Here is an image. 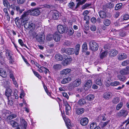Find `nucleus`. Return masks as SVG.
Instances as JSON below:
<instances>
[{
	"label": "nucleus",
	"instance_id": "f257e3e1",
	"mask_svg": "<svg viewBox=\"0 0 129 129\" xmlns=\"http://www.w3.org/2000/svg\"><path fill=\"white\" fill-rule=\"evenodd\" d=\"M29 13L28 12H24L22 15L21 17L20 18L22 19V21H21V23L20 22V20L18 17H16L15 20V22L17 25H20L22 23V21H23L22 23L24 22V21H26L28 19L27 16L29 15Z\"/></svg>",
	"mask_w": 129,
	"mask_h": 129
},
{
	"label": "nucleus",
	"instance_id": "f03ea898",
	"mask_svg": "<svg viewBox=\"0 0 129 129\" xmlns=\"http://www.w3.org/2000/svg\"><path fill=\"white\" fill-rule=\"evenodd\" d=\"M89 46L90 49L93 51H97L99 47L97 43L94 40L91 41L89 42Z\"/></svg>",
	"mask_w": 129,
	"mask_h": 129
},
{
	"label": "nucleus",
	"instance_id": "7ed1b4c3",
	"mask_svg": "<svg viewBox=\"0 0 129 129\" xmlns=\"http://www.w3.org/2000/svg\"><path fill=\"white\" fill-rule=\"evenodd\" d=\"M24 27L26 29H30L31 30H33L35 28V26L32 22H27L24 24Z\"/></svg>",
	"mask_w": 129,
	"mask_h": 129
},
{
	"label": "nucleus",
	"instance_id": "20e7f679",
	"mask_svg": "<svg viewBox=\"0 0 129 129\" xmlns=\"http://www.w3.org/2000/svg\"><path fill=\"white\" fill-rule=\"evenodd\" d=\"M81 83V80L80 79H77L70 83L69 84V86L71 88L77 87L79 86Z\"/></svg>",
	"mask_w": 129,
	"mask_h": 129
},
{
	"label": "nucleus",
	"instance_id": "39448f33",
	"mask_svg": "<svg viewBox=\"0 0 129 129\" xmlns=\"http://www.w3.org/2000/svg\"><path fill=\"white\" fill-rule=\"evenodd\" d=\"M29 11L31 15L35 16H37L40 13L39 9L38 8L31 9Z\"/></svg>",
	"mask_w": 129,
	"mask_h": 129
},
{
	"label": "nucleus",
	"instance_id": "423d86ee",
	"mask_svg": "<svg viewBox=\"0 0 129 129\" xmlns=\"http://www.w3.org/2000/svg\"><path fill=\"white\" fill-rule=\"evenodd\" d=\"M57 29L58 32L60 34H63L64 33H67L66 28L61 25H58L57 26Z\"/></svg>",
	"mask_w": 129,
	"mask_h": 129
},
{
	"label": "nucleus",
	"instance_id": "0eeeda50",
	"mask_svg": "<svg viewBox=\"0 0 129 129\" xmlns=\"http://www.w3.org/2000/svg\"><path fill=\"white\" fill-rule=\"evenodd\" d=\"M61 50L63 52H65L69 54H74V49L72 48H68L65 49L62 48Z\"/></svg>",
	"mask_w": 129,
	"mask_h": 129
},
{
	"label": "nucleus",
	"instance_id": "6e6552de",
	"mask_svg": "<svg viewBox=\"0 0 129 129\" xmlns=\"http://www.w3.org/2000/svg\"><path fill=\"white\" fill-rule=\"evenodd\" d=\"M112 93L110 92H107L104 93L103 97L106 100H108L112 98Z\"/></svg>",
	"mask_w": 129,
	"mask_h": 129
},
{
	"label": "nucleus",
	"instance_id": "1a4fd4ad",
	"mask_svg": "<svg viewBox=\"0 0 129 129\" xmlns=\"http://www.w3.org/2000/svg\"><path fill=\"white\" fill-rule=\"evenodd\" d=\"M36 40L39 42H43L45 39V36L44 34H39L37 35L36 36Z\"/></svg>",
	"mask_w": 129,
	"mask_h": 129
},
{
	"label": "nucleus",
	"instance_id": "9d476101",
	"mask_svg": "<svg viewBox=\"0 0 129 129\" xmlns=\"http://www.w3.org/2000/svg\"><path fill=\"white\" fill-rule=\"evenodd\" d=\"M62 117L67 128L68 129H71L72 125L70 122V119L68 118H66V117L63 116Z\"/></svg>",
	"mask_w": 129,
	"mask_h": 129
},
{
	"label": "nucleus",
	"instance_id": "9b49d317",
	"mask_svg": "<svg viewBox=\"0 0 129 129\" xmlns=\"http://www.w3.org/2000/svg\"><path fill=\"white\" fill-rule=\"evenodd\" d=\"M127 114V112L125 110H121L117 114V116L119 117L122 116L125 117Z\"/></svg>",
	"mask_w": 129,
	"mask_h": 129
},
{
	"label": "nucleus",
	"instance_id": "f8f14e48",
	"mask_svg": "<svg viewBox=\"0 0 129 129\" xmlns=\"http://www.w3.org/2000/svg\"><path fill=\"white\" fill-rule=\"evenodd\" d=\"M92 84V81L90 80H87L84 86V88L85 90H87L90 87Z\"/></svg>",
	"mask_w": 129,
	"mask_h": 129
},
{
	"label": "nucleus",
	"instance_id": "ddd939ff",
	"mask_svg": "<svg viewBox=\"0 0 129 129\" xmlns=\"http://www.w3.org/2000/svg\"><path fill=\"white\" fill-rule=\"evenodd\" d=\"M120 73L122 75H127L129 74V66H127L126 68L121 69L120 71Z\"/></svg>",
	"mask_w": 129,
	"mask_h": 129
},
{
	"label": "nucleus",
	"instance_id": "4468645a",
	"mask_svg": "<svg viewBox=\"0 0 129 129\" xmlns=\"http://www.w3.org/2000/svg\"><path fill=\"white\" fill-rule=\"evenodd\" d=\"M129 19V15L128 14H126L121 16L118 19L119 21L120 22H123L124 20H126Z\"/></svg>",
	"mask_w": 129,
	"mask_h": 129
},
{
	"label": "nucleus",
	"instance_id": "2eb2a0df",
	"mask_svg": "<svg viewBox=\"0 0 129 129\" xmlns=\"http://www.w3.org/2000/svg\"><path fill=\"white\" fill-rule=\"evenodd\" d=\"M88 119L87 117H84L81 119L80 123L81 125L85 126L88 123Z\"/></svg>",
	"mask_w": 129,
	"mask_h": 129
},
{
	"label": "nucleus",
	"instance_id": "dca6fc26",
	"mask_svg": "<svg viewBox=\"0 0 129 129\" xmlns=\"http://www.w3.org/2000/svg\"><path fill=\"white\" fill-rule=\"evenodd\" d=\"M64 105L66 107V114L67 115H69L70 112L71 110V107L67 102L65 103Z\"/></svg>",
	"mask_w": 129,
	"mask_h": 129
},
{
	"label": "nucleus",
	"instance_id": "f3484780",
	"mask_svg": "<svg viewBox=\"0 0 129 129\" xmlns=\"http://www.w3.org/2000/svg\"><path fill=\"white\" fill-rule=\"evenodd\" d=\"M64 58L65 59V58ZM72 60V59L71 58H66L62 62V63L64 66H66L69 64Z\"/></svg>",
	"mask_w": 129,
	"mask_h": 129
},
{
	"label": "nucleus",
	"instance_id": "a211bd4d",
	"mask_svg": "<svg viewBox=\"0 0 129 129\" xmlns=\"http://www.w3.org/2000/svg\"><path fill=\"white\" fill-rule=\"evenodd\" d=\"M53 39L56 42L59 41L60 40V35L57 32L53 34Z\"/></svg>",
	"mask_w": 129,
	"mask_h": 129
},
{
	"label": "nucleus",
	"instance_id": "6ab92c4d",
	"mask_svg": "<svg viewBox=\"0 0 129 129\" xmlns=\"http://www.w3.org/2000/svg\"><path fill=\"white\" fill-rule=\"evenodd\" d=\"M53 14L52 18L54 20H57L59 17V14L56 11H54L52 12Z\"/></svg>",
	"mask_w": 129,
	"mask_h": 129
},
{
	"label": "nucleus",
	"instance_id": "aec40b11",
	"mask_svg": "<svg viewBox=\"0 0 129 129\" xmlns=\"http://www.w3.org/2000/svg\"><path fill=\"white\" fill-rule=\"evenodd\" d=\"M121 85L120 83L118 81H115L114 82H111L109 83H108L106 85L107 86H109L110 85H111L112 86H116L118 85Z\"/></svg>",
	"mask_w": 129,
	"mask_h": 129
},
{
	"label": "nucleus",
	"instance_id": "412c9836",
	"mask_svg": "<svg viewBox=\"0 0 129 129\" xmlns=\"http://www.w3.org/2000/svg\"><path fill=\"white\" fill-rule=\"evenodd\" d=\"M127 55L125 54L122 53L118 56V59L119 60H122L126 59L127 57Z\"/></svg>",
	"mask_w": 129,
	"mask_h": 129
},
{
	"label": "nucleus",
	"instance_id": "4be33fe9",
	"mask_svg": "<svg viewBox=\"0 0 129 129\" xmlns=\"http://www.w3.org/2000/svg\"><path fill=\"white\" fill-rule=\"evenodd\" d=\"M12 93V90L10 88H8L6 89V90L5 94L7 97L8 100L9 96L11 95Z\"/></svg>",
	"mask_w": 129,
	"mask_h": 129
},
{
	"label": "nucleus",
	"instance_id": "5701e85b",
	"mask_svg": "<svg viewBox=\"0 0 129 129\" xmlns=\"http://www.w3.org/2000/svg\"><path fill=\"white\" fill-rule=\"evenodd\" d=\"M80 46L79 44H77L75 46V50H74V53L76 55L78 54L80 49Z\"/></svg>",
	"mask_w": 129,
	"mask_h": 129
},
{
	"label": "nucleus",
	"instance_id": "b1692460",
	"mask_svg": "<svg viewBox=\"0 0 129 129\" xmlns=\"http://www.w3.org/2000/svg\"><path fill=\"white\" fill-rule=\"evenodd\" d=\"M117 51L115 49L110 50L109 52L110 55L112 57H113L116 56L117 55Z\"/></svg>",
	"mask_w": 129,
	"mask_h": 129
},
{
	"label": "nucleus",
	"instance_id": "393cba45",
	"mask_svg": "<svg viewBox=\"0 0 129 129\" xmlns=\"http://www.w3.org/2000/svg\"><path fill=\"white\" fill-rule=\"evenodd\" d=\"M71 71V70L69 69H66L63 70L60 72V74L62 75H66L69 73Z\"/></svg>",
	"mask_w": 129,
	"mask_h": 129
},
{
	"label": "nucleus",
	"instance_id": "a878e982",
	"mask_svg": "<svg viewBox=\"0 0 129 129\" xmlns=\"http://www.w3.org/2000/svg\"><path fill=\"white\" fill-rule=\"evenodd\" d=\"M55 58L57 60L61 61L63 59V57L61 55L59 54H56Z\"/></svg>",
	"mask_w": 129,
	"mask_h": 129
},
{
	"label": "nucleus",
	"instance_id": "bb28decb",
	"mask_svg": "<svg viewBox=\"0 0 129 129\" xmlns=\"http://www.w3.org/2000/svg\"><path fill=\"white\" fill-rule=\"evenodd\" d=\"M0 75L4 78L6 77L7 75L6 71L2 68H0Z\"/></svg>",
	"mask_w": 129,
	"mask_h": 129
},
{
	"label": "nucleus",
	"instance_id": "cd10ccee",
	"mask_svg": "<svg viewBox=\"0 0 129 129\" xmlns=\"http://www.w3.org/2000/svg\"><path fill=\"white\" fill-rule=\"evenodd\" d=\"M71 78L68 77L63 79L61 81V83L62 84H65L68 83L71 81Z\"/></svg>",
	"mask_w": 129,
	"mask_h": 129
},
{
	"label": "nucleus",
	"instance_id": "c85d7f7f",
	"mask_svg": "<svg viewBox=\"0 0 129 129\" xmlns=\"http://www.w3.org/2000/svg\"><path fill=\"white\" fill-rule=\"evenodd\" d=\"M102 80L100 77H98L95 81V83L100 86H101L103 84Z\"/></svg>",
	"mask_w": 129,
	"mask_h": 129
},
{
	"label": "nucleus",
	"instance_id": "c756f323",
	"mask_svg": "<svg viewBox=\"0 0 129 129\" xmlns=\"http://www.w3.org/2000/svg\"><path fill=\"white\" fill-rule=\"evenodd\" d=\"M99 14L100 16L102 18H105L106 16V13L103 11H101L99 12Z\"/></svg>",
	"mask_w": 129,
	"mask_h": 129
},
{
	"label": "nucleus",
	"instance_id": "7c9ffc66",
	"mask_svg": "<svg viewBox=\"0 0 129 129\" xmlns=\"http://www.w3.org/2000/svg\"><path fill=\"white\" fill-rule=\"evenodd\" d=\"M84 109L82 108H80L77 109L76 111V113L78 115L81 114L84 112Z\"/></svg>",
	"mask_w": 129,
	"mask_h": 129
},
{
	"label": "nucleus",
	"instance_id": "2f4dec72",
	"mask_svg": "<svg viewBox=\"0 0 129 129\" xmlns=\"http://www.w3.org/2000/svg\"><path fill=\"white\" fill-rule=\"evenodd\" d=\"M61 65L59 64H55L53 65V68L54 70L56 71L60 70L61 68Z\"/></svg>",
	"mask_w": 129,
	"mask_h": 129
},
{
	"label": "nucleus",
	"instance_id": "473e14b6",
	"mask_svg": "<svg viewBox=\"0 0 129 129\" xmlns=\"http://www.w3.org/2000/svg\"><path fill=\"white\" fill-rule=\"evenodd\" d=\"M67 30V32H68V34L70 36H71L74 33V30L72 28H69L68 29L66 28Z\"/></svg>",
	"mask_w": 129,
	"mask_h": 129
},
{
	"label": "nucleus",
	"instance_id": "72a5a7b5",
	"mask_svg": "<svg viewBox=\"0 0 129 129\" xmlns=\"http://www.w3.org/2000/svg\"><path fill=\"white\" fill-rule=\"evenodd\" d=\"M21 122L23 125L24 128V129H26V128L27 126V122L25 121V120L22 118H20Z\"/></svg>",
	"mask_w": 129,
	"mask_h": 129
},
{
	"label": "nucleus",
	"instance_id": "f704fd0d",
	"mask_svg": "<svg viewBox=\"0 0 129 129\" xmlns=\"http://www.w3.org/2000/svg\"><path fill=\"white\" fill-rule=\"evenodd\" d=\"M82 49L83 52H85L88 49L87 44L86 42H85L83 44L82 47Z\"/></svg>",
	"mask_w": 129,
	"mask_h": 129
},
{
	"label": "nucleus",
	"instance_id": "c9c22d12",
	"mask_svg": "<svg viewBox=\"0 0 129 129\" xmlns=\"http://www.w3.org/2000/svg\"><path fill=\"white\" fill-rule=\"evenodd\" d=\"M94 98V96L92 94H90L88 95L87 96V99L89 101L93 100Z\"/></svg>",
	"mask_w": 129,
	"mask_h": 129
},
{
	"label": "nucleus",
	"instance_id": "e433bc0d",
	"mask_svg": "<svg viewBox=\"0 0 129 129\" xmlns=\"http://www.w3.org/2000/svg\"><path fill=\"white\" fill-rule=\"evenodd\" d=\"M5 55L7 58L9 57L10 56H12V54L11 53V51L9 50H7L5 51Z\"/></svg>",
	"mask_w": 129,
	"mask_h": 129
},
{
	"label": "nucleus",
	"instance_id": "4c0bfd02",
	"mask_svg": "<svg viewBox=\"0 0 129 129\" xmlns=\"http://www.w3.org/2000/svg\"><path fill=\"white\" fill-rule=\"evenodd\" d=\"M78 104L80 105H83L85 104L86 102L85 99H81L79 100L78 102Z\"/></svg>",
	"mask_w": 129,
	"mask_h": 129
},
{
	"label": "nucleus",
	"instance_id": "58836bf2",
	"mask_svg": "<svg viewBox=\"0 0 129 129\" xmlns=\"http://www.w3.org/2000/svg\"><path fill=\"white\" fill-rule=\"evenodd\" d=\"M49 72V70L44 67H42V68H41V70L39 71V72L40 73L44 72L46 74H47L48 72Z\"/></svg>",
	"mask_w": 129,
	"mask_h": 129
},
{
	"label": "nucleus",
	"instance_id": "ea45409f",
	"mask_svg": "<svg viewBox=\"0 0 129 129\" xmlns=\"http://www.w3.org/2000/svg\"><path fill=\"white\" fill-rule=\"evenodd\" d=\"M108 52L107 51H105L102 52L100 54V57L101 59H103V58L106 56Z\"/></svg>",
	"mask_w": 129,
	"mask_h": 129
},
{
	"label": "nucleus",
	"instance_id": "a19ab883",
	"mask_svg": "<svg viewBox=\"0 0 129 129\" xmlns=\"http://www.w3.org/2000/svg\"><path fill=\"white\" fill-rule=\"evenodd\" d=\"M10 123L13 127H16L18 125V123L12 120L10 121Z\"/></svg>",
	"mask_w": 129,
	"mask_h": 129
},
{
	"label": "nucleus",
	"instance_id": "79ce46f5",
	"mask_svg": "<svg viewBox=\"0 0 129 129\" xmlns=\"http://www.w3.org/2000/svg\"><path fill=\"white\" fill-rule=\"evenodd\" d=\"M98 126L96 122H93L90 124V129H94L96 127Z\"/></svg>",
	"mask_w": 129,
	"mask_h": 129
},
{
	"label": "nucleus",
	"instance_id": "37998d69",
	"mask_svg": "<svg viewBox=\"0 0 129 129\" xmlns=\"http://www.w3.org/2000/svg\"><path fill=\"white\" fill-rule=\"evenodd\" d=\"M120 99L119 98L115 97L113 99L112 102L113 104H116L118 103Z\"/></svg>",
	"mask_w": 129,
	"mask_h": 129
},
{
	"label": "nucleus",
	"instance_id": "c03bdc74",
	"mask_svg": "<svg viewBox=\"0 0 129 129\" xmlns=\"http://www.w3.org/2000/svg\"><path fill=\"white\" fill-rule=\"evenodd\" d=\"M110 122V121L108 120L105 122H101L100 123V126L102 128H103L108 124Z\"/></svg>",
	"mask_w": 129,
	"mask_h": 129
},
{
	"label": "nucleus",
	"instance_id": "a18cd8bd",
	"mask_svg": "<svg viewBox=\"0 0 129 129\" xmlns=\"http://www.w3.org/2000/svg\"><path fill=\"white\" fill-rule=\"evenodd\" d=\"M7 72L10 74V77L11 78L12 80H13V79H15L12 71L9 69H8L7 71Z\"/></svg>",
	"mask_w": 129,
	"mask_h": 129
},
{
	"label": "nucleus",
	"instance_id": "49530a36",
	"mask_svg": "<svg viewBox=\"0 0 129 129\" xmlns=\"http://www.w3.org/2000/svg\"><path fill=\"white\" fill-rule=\"evenodd\" d=\"M86 1L87 0H83L82 1H81L79 2H78L77 4V5L76 6L75 8H77L80 5H83V4H84Z\"/></svg>",
	"mask_w": 129,
	"mask_h": 129
},
{
	"label": "nucleus",
	"instance_id": "de8ad7c7",
	"mask_svg": "<svg viewBox=\"0 0 129 129\" xmlns=\"http://www.w3.org/2000/svg\"><path fill=\"white\" fill-rule=\"evenodd\" d=\"M117 78L120 81H125V78L123 76H122L121 75H119L117 76Z\"/></svg>",
	"mask_w": 129,
	"mask_h": 129
},
{
	"label": "nucleus",
	"instance_id": "09e8293b",
	"mask_svg": "<svg viewBox=\"0 0 129 129\" xmlns=\"http://www.w3.org/2000/svg\"><path fill=\"white\" fill-rule=\"evenodd\" d=\"M122 5V3H119L116 4L115 7V10H118L120 9Z\"/></svg>",
	"mask_w": 129,
	"mask_h": 129
},
{
	"label": "nucleus",
	"instance_id": "8fccbe9b",
	"mask_svg": "<svg viewBox=\"0 0 129 129\" xmlns=\"http://www.w3.org/2000/svg\"><path fill=\"white\" fill-rule=\"evenodd\" d=\"M18 42L22 46H24L26 48H28L27 46L26 45L24 44L23 43V42L21 39H19L18 40Z\"/></svg>",
	"mask_w": 129,
	"mask_h": 129
},
{
	"label": "nucleus",
	"instance_id": "3c124183",
	"mask_svg": "<svg viewBox=\"0 0 129 129\" xmlns=\"http://www.w3.org/2000/svg\"><path fill=\"white\" fill-rule=\"evenodd\" d=\"M103 23L106 26H108L110 24V22L109 20L108 19H106L105 20Z\"/></svg>",
	"mask_w": 129,
	"mask_h": 129
},
{
	"label": "nucleus",
	"instance_id": "603ef678",
	"mask_svg": "<svg viewBox=\"0 0 129 129\" xmlns=\"http://www.w3.org/2000/svg\"><path fill=\"white\" fill-rule=\"evenodd\" d=\"M7 58L9 60V63L10 64H13L14 61L13 59V58L12 56L8 57Z\"/></svg>",
	"mask_w": 129,
	"mask_h": 129
},
{
	"label": "nucleus",
	"instance_id": "864d4df0",
	"mask_svg": "<svg viewBox=\"0 0 129 129\" xmlns=\"http://www.w3.org/2000/svg\"><path fill=\"white\" fill-rule=\"evenodd\" d=\"M33 71L34 75L38 78L39 79H41V76L39 75L38 72L35 71L33 70Z\"/></svg>",
	"mask_w": 129,
	"mask_h": 129
},
{
	"label": "nucleus",
	"instance_id": "5fc2aeb1",
	"mask_svg": "<svg viewBox=\"0 0 129 129\" xmlns=\"http://www.w3.org/2000/svg\"><path fill=\"white\" fill-rule=\"evenodd\" d=\"M96 26L94 25H91L90 27V30L92 31H94L96 30Z\"/></svg>",
	"mask_w": 129,
	"mask_h": 129
},
{
	"label": "nucleus",
	"instance_id": "6e6d98bb",
	"mask_svg": "<svg viewBox=\"0 0 129 129\" xmlns=\"http://www.w3.org/2000/svg\"><path fill=\"white\" fill-rule=\"evenodd\" d=\"M16 10L20 13H22L23 11V10L21 9L19 6H17L16 7Z\"/></svg>",
	"mask_w": 129,
	"mask_h": 129
},
{
	"label": "nucleus",
	"instance_id": "4d7b16f0",
	"mask_svg": "<svg viewBox=\"0 0 129 129\" xmlns=\"http://www.w3.org/2000/svg\"><path fill=\"white\" fill-rule=\"evenodd\" d=\"M74 4L73 2H70L68 5L69 7L72 9H73L74 8Z\"/></svg>",
	"mask_w": 129,
	"mask_h": 129
},
{
	"label": "nucleus",
	"instance_id": "13d9d810",
	"mask_svg": "<svg viewBox=\"0 0 129 129\" xmlns=\"http://www.w3.org/2000/svg\"><path fill=\"white\" fill-rule=\"evenodd\" d=\"M123 104L122 103L120 102L116 106V109L118 110H119L122 107Z\"/></svg>",
	"mask_w": 129,
	"mask_h": 129
},
{
	"label": "nucleus",
	"instance_id": "bf43d9fd",
	"mask_svg": "<svg viewBox=\"0 0 129 129\" xmlns=\"http://www.w3.org/2000/svg\"><path fill=\"white\" fill-rule=\"evenodd\" d=\"M129 63V60H125L123 61L122 63V65L123 66H126Z\"/></svg>",
	"mask_w": 129,
	"mask_h": 129
},
{
	"label": "nucleus",
	"instance_id": "052dcab7",
	"mask_svg": "<svg viewBox=\"0 0 129 129\" xmlns=\"http://www.w3.org/2000/svg\"><path fill=\"white\" fill-rule=\"evenodd\" d=\"M35 64L36 65V66L39 69L38 70V71L39 72V71L41 70V68H42V67H43V66H41L37 62H35Z\"/></svg>",
	"mask_w": 129,
	"mask_h": 129
},
{
	"label": "nucleus",
	"instance_id": "680f3d73",
	"mask_svg": "<svg viewBox=\"0 0 129 129\" xmlns=\"http://www.w3.org/2000/svg\"><path fill=\"white\" fill-rule=\"evenodd\" d=\"M47 39L49 40H50L53 39V35H48L47 37Z\"/></svg>",
	"mask_w": 129,
	"mask_h": 129
},
{
	"label": "nucleus",
	"instance_id": "e2e57ef3",
	"mask_svg": "<svg viewBox=\"0 0 129 129\" xmlns=\"http://www.w3.org/2000/svg\"><path fill=\"white\" fill-rule=\"evenodd\" d=\"M3 3L5 7H7L9 4L7 0H3Z\"/></svg>",
	"mask_w": 129,
	"mask_h": 129
},
{
	"label": "nucleus",
	"instance_id": "0e129e2a",
	"mask_svg": "<svg viewBox=\"0 0 129 129\" xmlns=\"http://www.w3.org/2000/svg\"><path fill=\"white\" fill-rule=\"evenodd\" d=\"M91 4L86 3L84 5H83L82 7V8L83 9H85L87 7H88L91 6Z\"/></svg>",
	"mask_w": 129,
	"mask_h": 129
},
{
	"label": "nucleus",
	"instance_id": "69168bd1",
	"mask_svg": "<svg viewBox=\"0 0 129 129\" xmlns=\"http://www.w3.org/2000/svg\"><path fill=\"white\" fill-rule=\"evenodd\" d=\"M106 114H104L101 115V119L103 121H105L106 120V118L105 117Z\"/></svg>",
	"mask_w": 129,
	"mask_h": 129
},
{
	"label": "nucleus",
	"instance_id": "338daca9",
	"mask_svg": "<svg viewBox=\"0 0 129 129\" xmlns=\"http://www.w3.org/2000/svg\"><path fill=\"white\" fill-rule=\"evenodd\" d=\"M13 80V84L15 85L16 87H18V85L17 84V82L15 79H14Z\"/></svg>",
	"mask_w": 129,
	"mask_h": 129
},
{
	"label": "nucleus",
	"instance_id": "774afa93",
	"mask_svg": "<svg viewBox=\"0 0 129 129\" xmlns=\"http://www.w3.org/2000/svg\"><path fill=\"white\" fill-rule=\"evenodd\" d=\"M90 17L89 16H84V20H89L90 19Z\"/></svg>",
	"mask_w": 129,
	"mask_h": 129
}]
</instances>
